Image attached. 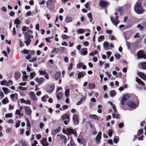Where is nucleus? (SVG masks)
<instances>
[{
  "label": "nucleus",
  "mask_w": 146,
  "mask_h": 146,
  "mask_svg": "<svg viewBox=\"0 0 146 146\" xmlns=\"http://www.w3.org/2000/svg\"><path fill=\"white\" fill-rule=\"evenodd\" d=\"M135 10L137 13L139 14L143 13L144 12L141 4L137 2L135 5Z\"/></svg>",
  "instance_id": "obj_1"
},
{
  "label": "nucleus",
  "mask_w": 146,
  "mask_h": 146,
  "mask_svg": "<svg viewBox=\"0 0 146 146\" xmlns=\"http://www.w3.org/2000/svg\"><path fill=\"white\" fill-rule=\"evenodd\" d=\"M62 132L67 134L73 133L75 135H76V131L72 128H63Z\"/></svg>",
  "instance_id": "obj_2"
},
{
  "label": "nucleus",
  "mask_w": 146,
  "mask_h": 146,
  "mask_svg": "<svg viewBox=\"0 0 146 146\" xmlns=\"http://www.w3.org/2000/svg\"><path fill=\"white\" fill-rule=\"evenodd\" d=\"M130 97L128 95H125L123 96L121 102V104L123 105L126 104L128 100L129 99Z\"/></svg>",
  "instance_id": "obj_3"
},
{
  "label": "nucleus",
  "mask_w": 146,
  "mask_h": 146,
  "mask_svg": "<svg viewBox=\"0 0 146 146\" xmlns=\"http://www.w3.org/2000/svg\"><path fill=\"white\" fill-rule=\"evenodd\" d=\"M137 55L138 58H143L144 59H146V56L145 55V53L142 50L139 51L137 53Z\"/></svg>",
  "instance_id": "obj_4"
},
{
  "label": "nucleus",
  "mask_w": 146,
  "mask_h": 146,
  "mask_svg": "<svg viewBox=\"0 0 146 146\" xmlns=\"http://www.w3.org/2000/svg\"><path fill=\"white\" fill-rule=\"evenodd\" d=\"M72 120L75 125H77L78 124L79 122V118L78 116L76 114H74L73 115Z\"/></svg>",
  "instance_id": "obj_5"
},
{
  "label": "nucleus",
  "mask_w": 146,
  "mask_h": 146,
  "mask_svg": "<svg viewBox=\"0 0 146 146\" xmlns=\"http://www.w3.org/2000/svg\"><path fill=\"white\" fill-rule=\"evenodd\" d=\"M139 68L143 70L146 69V62H140L138 65Z\"/></svg>",
  "instance_id": "obj_6"
},
{
  "label": "nucleus",
  "mask_w": 146,
  "mask_h": 146,
  "mask_svg": "<svg viewBox=\"0 0 146 146\" xmlns=\"http://www.w3.org/2000/svg\"><path fill=\"white\" fill-rule=\"evenodd\" d=\"M118 16H116L115 18H113L112 17H110V19L111 21L113 22L116 26L119 23V21L118 19Z\"/></svg>",
  "instance_id": "obj_7"
},
{
  "label": "nucleus",
  "mask_w": 146,
  "mask_h": 146,
  "mask_svg": "<svg viewBox=\"0 0 146 146\" xmlns=\"http://www.w3.org/2000/svg\"><path fill=\"white\" fill-rule=\"evenodd\" d=\"M87 49L86 48H82L80 51V54L81 55H85L87 54Z\"/></svg>",
  "instance_id": "obj_8"
},
{
  "label": "nucleus",
  "mask_w": 146,
  "mask_h": 146,
  "mask_svg": "<svg viewBox=\"0 0 146 146\" xmlns=\"http://www.w3.org/2000/svg\"><path fill=\"white\" fill-rule=\"evenodd\" d=\"M41 144L43 146H47L49 144L47 142L46 139L45 138H43L40 141Z\"/></svg>",
  "instance_id": "obj_9"
},
{
  "label": "nucleus",
  "mask_w": 146,
  "mask_h": 146,
  "mask_svg": "<svg viewBox=\"0 0 146 146\" xmlns=\"http://www.w3.org/2000/svg\"><path fill=\"white\" fill-rule=\"evenodd\" d=\"M127 105L131 108H133L135 107L136 104L134 102H132V101H129L127 103Z\"/></svg>",
  "instance_id": "obj_10"
},
{
  "label": "nucleus",
  "mask_w": 146,
  "mask_h": 146,
  "mask_svg": "<svg viewBox=\"0 0 146 146\" xmlns=\"http://www.w3.org/2000/svg\"><path fill=\"white\" fill-rule=\"evenodd\" d=\"M29 95L32 100H36V97L35 93L33 92H30L29 93Z\"/></svg>",
  "instance_id": "obj_11"
},
{
  "label": "nucleus",
  "mask_w": 146,
  "mask_h": 146,
  "mask_svg": "<svg viewBox=\"0 0 146 146\" xmlns=\"http://www.w3.org/2000/svg\"><path fill=\"white\" fill-rule=\"evenodd\" d=\"M138 75L141 78L145 80H146V76L144 73L141 72H139L138 73Z\"/></svg>",
  "instance_id": "obj_12"
},
{
  "label": "nucleus",
  "mask_w": 146,
  "mask_h": 146,
  "mask_svg": "<svg viewBox=\"0 0 146 146\" xmlns=\"http://www.w3.org/2000/svg\"><path fill=\"white\" fill-rule=\"evenodd\" d=\"M54 87V86L50 85L47 87L46 89V91L48 92L51 93L53 91Z\"/></svg>",
  "instance_id": "obj_13"
},
{
  "label": "nucleus",
  "mask_w": 146,
  "mask_h": 146,
  "mask_svg": "<svg viewBox=\"0 0 146 146\" xmlns=\"http://www.w3.org/2000/svg\"><path fill=\"white\" fill-rule=\"evenodd\" d=\"M36 81L39 84H41L44 81V79L43 78H37L36 79Z\"/></svg>",
  "instance_id": "obj_14"
},
{
  "label": "nucleus",
  "mask_w": 146,
  "mask_h": 146,
  "mask_svg": "<svg viewBox=\"0 0 146 146\" xmlns=\"http://www.w3.org/2000/svg\"><path fill=\"white\" fill-rule=\"evenodd\" d=\"M25 110L28 115H30L32 111L30 108L28 106L25 107Z\"/></svg>",
  "instance_id": "obj_15"
},
{
  "label": "nucleus",
  "mask_w": 146,
  "mask_h": 146,
  "mask_svg": "<svg viewBox=\"0 0 146 146\" xmlns=\"http://www.w3.org/2000/svg\"><path fill=\"white\" fill-rule=\"evenodd\" d=\"M114 113H113L112 114V116L113 118H116V119H118L120 118V115H119L117 113V111L116 110V111L115 112L114 111Z\"/></svg>",
  "instance_id": "obj_16"
},
{
  "label": "nucleus",
  "mask_w": 146,
  "mask_h": 146,
  "mask_svg": "<svg viewBox=\"0 0 146 146\" xmlns=\"http://www.w3.org/2000/svg\"><path fill=\"white\" fill-rule=\"evenodd\" d=\"M102 133L101 132H99L98 134V135L96 138V140L97 141V143H100L99 140H100L101 137Z\"/></svg>",
  "instance_id": "obj_17"
},
{
  "label": "nucleus",
  "mask_w": 146,
  "mask_h": 146,
  "mask_svg": "<svg viewBox=\"0 0 146 146\" xmlns=\"http://www.w3.org/2000/svg\"><path fill=\"white\" fill-rule=\"evenodd\" d=\"M108 2L101 1L100 2V5L102 7H105L108 4Z\"/></svg>",
  "instance_id": "obj_18"
},
{
  "label": "nucleus",
  "mask_w": 146,
  "mask_h": 146,
  "mask_svg": "<svg viewBox=\"0 0 146 146\" xmlns=\"http://www.w3.org/2000/svg\"><path fill=\"white\" fill-rule=\"evenodd\" d=\"M62 119L63 120H64V119H66V120H67L68 121H69L70 120L69 117L66 114H64L62 116Z\"/></svg>",
  "instance_id": "obj_19"
},
{
  "label": "nucleus",
  "mask_w": 146,
  "mask_h": 146,
  "mask_svg": "<svg viewBox=\"0 0 146 146\" xmlns=\"http://www.w3.org/2000/svg\"><path fill=\"white\" fill-rule=\"evenodd\" d=\"M25 40L24 42L26 44L27 46H28L31 41V39L28 37H25Z\"/></svg>",
  "instance_id": "obj_20"
},
{
  "label": "nucleus",
  "mask_w": 146,
  "mask_h": 146,
  "mask_svg": "<svg viewBox=\"0 0 146 146\" xmlns=\"http://www.w3.org/2000/svg\"><path fill=\"white\" fill-rule=\"evenodd\" d=\"M136 81L139 84H140L141 85L142 87V88H143L144 89L145 88L144 87L145 84H144L143 82L140 79H139V78H136Z\"/></svg>",
  "instance_id": "obj_21"
},
{
  "label": "nucleus",
  "mask_w": 146,
  "mask_h": 146,
  "mask_svg": "<svg viewBox=\"0 0 146 146\" xmlns=\"http://www.w3.org/2000/svg\"><path fill=\"white\" fill-rule=\"evenodd\" d=\"M109 94L110 96L113 97L116 95V93L115 90H112L110 91Z\"/></svg>",
  "instance_id": "obj_22"
},
{
  "label": "nucleus",
  "mask_w": 146,
  "mask_h": 146,
  "mask_svg": "<svg viewBox=\"0 0 146 146\" xmlns=\"http://www.w3.org/2000/svg\"><path fill=\"white\" fill-rule=\"evenodd\" d=\"M60 139L63 141L64 142V143H65L67 142V139L65 136L64 135H61Z\"/></svg>",
  "instance_id": "obj_23"
},
{
  "label": "nucleus",
  "mask_w": 146,
  "mask_h": 146,
  "mask_svg": "<svg viewBox=\"0 0 146 146\" xmlns=\"http://www.w3.org/2000/svg\"><path fill=\"white\" fill-rule=\"evenodd\" d=\"M60 73L59 72H57L55 74V78L56 80H58L60 76Z\"/></svg>",
  "instance_id": "obj_24"
},
{
  "label": "nucleus",
  "mask_w": 146,
  "mask_h": 146,
  "mask_svg": "<svg viewBox=\"0 0 146 146\" xmlns=\"http://www.w3.org/2000/svg\"><path fill=\"white\" fill-rule=\"evenodd\" d=\"M72 17H67L65 19V22L66 23L72 22Z\"/></svg>",
  "instance_id": "obj_25"
},
{
  "label": "nucleus",
  "mask_w": 146,
  "mask_h": 146,
  "mask_svg": "<svg viewBox=\"0 0 146 146\" xmlns=\"http://www.w3.org/2000/svg\"><path fill=\"white\" fill-rule=\"evenodd\" d=\"M48 97V96L47 95H45L42 98L41 100L44 102H45L47 101V99Z\"/></svg>",
  "instance_id": "obj_26"
},
{
  "label": "nucleus",
  "mask_w": 146,
  "mask_h": 146,
  "mask_svg": "<svg viewBox=\"0 0 146 146\" xmlns=\"http://www.w3.org/2000/svg\"><path fill=\"white\" fill-rule=\"evenodd\" d=\"M89 117L91 118H94L96 120H98L99 119L98 116L95 114H90Z\"/></svg>",
  "instance_id": "obj_27"
},
{
  "label": "nucleus",
  "mask_w": 146,
  "mask_h": 146,
  "mask_svg": "<svg viewBox=\"0 0 146 146\" xmlns=\"http://www.w3.org/2000/svg\"><path fill=\"white\" fill-rule=\"evenodd\" d=\"M23 34L24 35L25 37H28L29 38H32L33 37L32 35H30L28 34L27 32L25 33L23 32Z\"/></svg>",
  "instance_id": "obj_28"
},
{
  "label": "nucleus",
  "mask_w": 146,
  "mask_h": 146,
  "mask_svg": "<svg viewBox=\"0 0 146 146\" xmlns=\"http://www.w3.org/2000/svg\"><path fill=\"white\" fill-rule=\"evenodd\" d=\"M2 102L3 104H6L9 102V100L7 98H5L2 101Z\"/></svg>",
  "instance_id": "obj_29"
},
{
  "label": "nucleus",
  "mask_w": 146,
  "mask_h": 146,
  "mask_svg": "<svg viewBox=\"0 0 146 146\" xmlns=\"http://www.w3.org/2000/svg\"><path fill=\"white\" fill-rule=\"evenodd\" d=\"M85 74H86V73L84 71H83L82 72H80L78 74V78H80L81 77H82V76H84Z\"/></svg>",
  "instance_id": "obj_30"
},
{
  "label": "nucleus",
  "mask_w": 146,
  "mask_h": 146,
  "mask_svg": "<svg viewBox=\"0 0 146 146\" xmlns=\"http://www.w3.org/2000/svg\"><path fill=\"white\" fill-rule=\"evenodd\" d=\"M2 89L5 94H8L9 92V90L6 88H3Z\"/></svg>",
  "instance_id": "obj_31"
},
{
  "label": "nucleus",
  "mask_w": 146,
  "mask_h": 146,
  "mask_svg": "<svg viewBox=\"0 0 146 146\" xmlns=\"http://www.w3.org/2000/svg\"><path fill=\"white\" fill-rule=\"evenodd\" d=\"M56 97L59 100L62 98V95L61 92H59L56 95Z\"/></svg>",
  "instance_id": "obj_32"
},
{
  "label": "nucleus",
  "mask_w": 146,
  "mask_h": 146,
  "mask_svg": "<svg viewBox=\"0 0 146 146\" xmlns=\"http://www.w3.org/2000/svg\"><path fill=\"white\" fill-rule=\"evenodd\" d=\"M70 92V89H66L65 92V95L66 97L69 96V93Z\"/></svg>",
  "instance_id": "obj_33"
},
{
  "label": "nucleus",
  "mask_w": 146,
  "mask_h": 146,
  "mask_svg": "<svg viewBox=\"0 0 146 146\" xmlns=\"http://www.w3.org/2000/svg\"><path fill=\"white\" fill-rule=\"evenodd\" d=\"M119 139L118 137L115 136L113 139V141L115 143H117L119 141Z\"/></svg>",
  "instance_id": "obj_34"
},
{
  "label": "nucleus",
  "mask_w": 146,
  "mask_h": 146,
  "mask_svg": "<svg viewBox=\"0 0 146 146\" xmlns=\"http://www.w3.org/2000/svg\"><path fill=\"white\" fill-rule=\"evenodd\" d=\"M21 23V21L19 20L18 19H16L14 21V23L17 25H19Z\"/></svg>",
  "instance_id": "obj_35"
},
{
  "label": "nucleus",
  "mask_w": 146,
  "mask_h": 146,
  "mask_svg": "<svg viewBox=\"0 0 146 146\" xmlns=\"http://www.w3.org/2000/svg\"><path fill=\"white\" fill-rule=\"evenodd\" d=\"M34 14V12H32L30 11H29L26 14V15L28 16H29L30 15H33Z\"/></svg>",
  "instance_id": "obj_36"
},
{
  "label": "nucleus",
  "mask_w": 146,
  "mask_h": 146,
  "mask_svg": "<svg viewBox=\"0 0 146 146\" xmlns=\"http://www.w3.org/2000/svg\"><path fill=\"white\" fill-rule=\"evenodd\" d=\"M89 88L92 89L95 88V85L94 84L90 83L89 84Z\"/></svg>",
  "instance_id": "obj_37"
},
{
  "label": "nucleus",
  "mask_w": 146,
  "mask_h": 146,
  "mask_svg": "<svg viewBox=\"0 0 146 146\" xmlns=\"http://www.w3.org/2000/svg\"><path fill=\"white\" fill-rule=\"evenodd\" d=\"M143 133V130L142 129L139 130L137 133V135L138 136H139L141 134H142Z\"/></svg>",
  "instance_id": "obj_38"
},
{
  "label": "nucleus",
  "mask_w": 146,
  "mask_h": 146,
  "mask_svg": "<svg viewBox=\"0 0 146 146\" xmlns=\"http://www.w3.org/2000/svg\"><path fill=\"white\" fill-rule=\"evenodd\" d=\"M83 65V64L82 63V62L79 63L77 64V67L78 68H80L82 67Z\"/></svg>",
  "instance_id": "obj_39"
},
{
  "label": "nucleus",
  "mask_w": 146,
  "mask_h": 146,
  "mask_svg": "<svg viewBox=\"0 0 146 146\" xmlns=\"http://www.w3.org/2000/svg\"><path fill=\"white\" fill-rule=\"evenodd\" d=\"M109 103L112 106V108L113 110L114 111H115V112L116 111V108L115 107V105H113L111 102H109Z\"/></svg>",
  "instance_id": "obj_40"
},
{
  "label": "nucleus",
  "mask_w": 146,
  "mask_h": 146,
  "mask_svg": "<svg viewBox=\"0 0 146 146\" xmlns=\"http://www.w3.org/2000/svg\"><path fill=\"white\" fill-rule=\"evenodd\" d=\"M59 131V130L58 129H55L52 132V134L53 135H55Z\"/></svg>",
  "instance_id": "obj_41"
},
{
  "label": "nucleus",
  "mask_w": 146,
  "mask_h": 146,
  "mask_svg": "<svg viewBox=\"0 0 146 146\" xmlns=\"http://www.w3.org/2000/svg\"><path fill=\"white\" fill-rule=\"evenodd\" d=\"M65 48L64 47H61L59 49L58 48V51L60 53H63L64 50Z\"/></svg>",
  "instance_id": "obj_42"
},
{
  "label": "nucleus",
  "mask_w": 146,
  "mask_h": 146,
  "mask_svg": "<svg viewBox=\"0 0 146 146\" xmlns=\"http://www.w3.org/2000/svg\"><path fill=\"white\" fill-rule=\"evenodd\" d=\"M13 116V114L12 113H7L5 115V117L6 118H8L9 117H11Z\"/></svg>",
  "instance_id": "obj_43"
},
{
  "label": "nucleus",
  "mask_w": 146,
  "mask_h": 146,
  "mask_svg": "<svg viewBox=\"0 0 146 146\" xmlns=\"http://www.w3.org/2000/svg\"><path fill=\"white\" fill-rule=\"evenodd\" d=\"M104 39V36H100L98 38V41L100 42L102 41Z\"/></svg>",
  "instance_id": "obj_44"
},
{
  "label": "nucleus",
  "mask_w": 146,
  "mask_h": 146,
  "mask_svg": "<svg viewBox=\"0 0 146 146\" xmlns=\"http://www.w3.org/2000/svg\"><path fill=\"white\" fill-rule=\"evenodd\" d=\"M40 74V75H44L45 74L46 72L45 71H39Z\"/></svg>",
  "instance_id": "obj_45"
},
{
  "label": "nucleus",
  "mask_w": 146,
  "mask_h": 146,
  "mask_svg": "<svg viewBox=\"0 0 146 146\" xmlns=\"http://www.w3.org/2000/svg\"><path fill=\"white\" fill-rule=\"evenodd\" d=\"M114 56L117 59H118L120 57V55L118 53H116L115 54Z\"/></svg>",
  "instance_id": "obj_46"
},
{
  "label": "nucleus",
  "mask_w": 146,
  "mask_h": 146,
  "mask_svg": "<svg viewBox=\"0 0 146 146\" xmlns=\"http://www.w3.org/2000/svg\"><path fill=\"white\" fill-rule=\"evenodd\" d=\"M35 74L34 72L31 73L30 74V76L31 79L33 78L35 76Z\"/></svg>",
  "instance_id": "obj_47"
},
{
  "label": "nucleus",
  "mask_w": 146,
  "mask_h": 146,
  "mask_svg": "<svg viewBox=\"0 0 146 146\" xmlns=\"http://www.w3.org/2000/svg\"><path fill=\"white\" fill-rule=\"evenodd\" d=\"M104 45L106 48H107L109 46V43L105 41L104 43Z\"/></svg>",
  "instance_id": "obj_48"
},
{
  "label": "nucleus",
  "mask_w": 146,
  "mask_h": 146,
  "mask_svg": "<svg viewBox=\"0 0 146 146\" xmlns=\"http://www.w3.org/2000/svg\"><path fill=\"white\" fill-rule=\"evenodd\" d=\"M84 30L81 29H80L78 30V33H84Z\"/></svg>",
  "instance_id": "obj_49"
},
{
  "label": "nucleus",
  "mask_w": 146,
  "mask_h": 146,
  "mask_svg": "<svg viewBox=\"0 0 146 146\" xmlns=\"http://www.w3.org/2000/svg\"><path fill=\"white\" fill-rule=\"evenodd\" d=\"M61 37L63 39H66L69 38V36L66 35H62Z\"/></svg>",
  "instance_id": "obj_50"
},
{
  "label": "nucleus",
  "mask_w": 146,
  "mask_h": 146,
  "mask_svg": "<svg viewBox=\"0 0 146 146\" xmlns=\"http://www.w3.org/2000/svg\"><path fill=\"white\" fill-rule=\"evenodd\" d=\"M18 88L19 89L23 90H26L27 89V88L26 87H23L21 86H19L18 87Z\"/></svg>",
  "instance_id": "obj_51"
},
{
  "label": "nucleus",
  "mask_w": 146,
  "mask_h": 146,
  "mask_svg": "<svg viewBox=\"0 0 146 146\" xmlns=\"http://www.w3.org/2000/svg\"><path fill=\"white\" fill-rule=\"evenodd\" d=\"M112 132H113L112 130L111 129H110L109 130V131H108V133L109 135L111 137V135H112Z\"/></svg>",
  "instance_id": "obj_52"
},
{
  "label": "nucleus",
  "mask_w": 146,
  "mask_h": 146,
  "mask_svg": "<svg viewBox=\"0 0 146 146\" xmlns=\"http://www.w3.org/2000/svg\"><path fill=\"white\" fill-rule=\"evenodd\" d=\"M21 122V121L19 120L17 122L16 124L15 127H19V126Z\"/></svg>",
  "instance_id": "obj_53"
},
{
  "label": "nucleus",
  "mask_w": 146,
  "mask_h": 146,
  "mask_svg": "<svg viewBox=\"0 0 146 146\" xmlns=\"http://www.w3.org/2000/svg\"><path fill=\"white\" fill-rule=\"evenodd\" d=\"M109 39L111 40L115 39L114 36L112 35H111L109 36Z\"/></svg>",
  "instance_id": "obj_54"
},
{
  "label": "nucleus",
  "mask_w": 146,
  "mask_h": 146,
  "mask_svg": "<svg viewBox=\"0 0 146 146\" xmlns=\"http://www.w3.org/2000/svg\"><path fill=\"white\" fill-rule=\"evenodd\" d=\"M41 137V135L40 134H37L36 135V138L38 140L40 139Z\"/></svg>",
  "instance_id": "obj_55"
},
{
  "label": "nucleus",
  "mask_w": 146,
  "mask_h": 146,
  "mask_svg": "<svg viewBox=\"0 0 146 146\" xmlns=\"http://www.w3.org/2000/svg\"><path fill=\"white\" fill-rule=\"evenodd\" d=\"M6 82V80H4L1 82L0 84L2 85H4L5 84Z\"/></svg>",
  "instance_id": "obj_56"
},
{
  "label": "nucleus",
  "mask_w": 146,
  "mask_h": 146,
  "mask_svg": "<svg viewBox=\"0 0 146 146\" xmlns=\"http://www.w3.org/2000/svg\"><path fill=\"white\" fill-rule=\"evenodd\" d=\"M15 113L17 115H21L20 111L18 109L17 110Z\"/></svg>",
  "instance_id": "obj_57"
},
{
  "label": "nucleus",
  "mask_w": 146,
  "mask_h": 146,
  "mask_svg": "<svg viewBox=\"0 0 146 146\" xmlns=\"http://www.w3.org/2000/svg\"><path fill=\"white\" fill-rule=\"evenodd\" d=\"M111 53L110 51H108L106 53V54L107 55L108 58H109L110 56L111 55Z\"/></svg>",
  "instance_id": "obj_58"
},
{
  "label": "nucleus",
  "mask_w": 146,
  "mask_h": 146,
  "mask_svg": "<svg viewBox=\"0 0 146 146\" xmlns=\"http://www.w3.org/2000/svg\"><path fill=\"white\" fill-rule=\"evenodd\" d=\"M137 28H139L141 30L142 29H143V26H141L140 24H139L138 25Z\"/></svg>",
  "instance_id": "obj_59"
},
{
  "label": "nucleus",
  "mask_w": 146,
  "mask_h": 146,
  "mask_svg": "<svg viewBox=\"0 0 146 146\" xmlns=\"http://www.w3.org/2000/svg\"><path fill=\"white\" fill-rule=\"evenodd\" d=\"M19 44L21 47H23L24 46V44L21 40L19 41Z\"/></svg>",
  "instance_id": "obj_60"
},
{
  "label": "nucleus",
  "mask_w": 146,
  "mask_h": 146,
  "mask_svg": "<svg viewBox=\"0 0 146 146\" xmlns=\"http://www.w3.org/2000/svg\"><path fill=\"white\" fill-rule=\"evenodd\" d=\"M50 39L51 37H49V38H46L45 40L47 42H50Z\"/></svg>",
  "instance_id": "obj_61"
},
{
  "label": "nucleus",
  "mask_w": 146,
  "mask_h": 146,
  "mask_svg": "<svg viewBox=\"0 0 146 146\" xmlns=\"http://www.w3.org/2000/svg\"><path fill=\"white\" fill-rule=\"evenodd\" d=\"M23 146H28V144L26 142H24L22 143Z\"/></svg>",
  "instance_id": "obj_62"
},
{
  "label": "nucleus",
  "mask_w": 146,
  "mask_h": 146,
  "mask_svg": "<svg viewBox=\"0 0 146 146\" xmlns=\"http://www.w3.org/2000/svg\"><path fill=\"white\" fill-rule=\"evenodd\" d=\"M83 44L85 46H88L89 43L88 41H85L84 42Z\"/></svg>",
  "instance_id": "obj_63"
},
{
  "label": "nucleus",
  "mask_w": 146,
  "mask_h": 146,
  "mask_svg": "<svg viewBox=\"0 0 146 146\" xmlns=\"http://www.w3.org/2000/svg\"><path fill=\"white\" fill-rule=\"evenodd\" d=\"M44 77L46 79H48L49 78L48 74L47 72L44 74Z\"/></svg>",
  "instance_id": "obj_64"
}]
</instances>
